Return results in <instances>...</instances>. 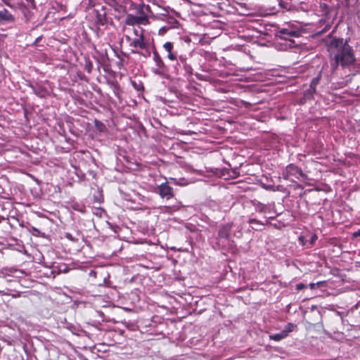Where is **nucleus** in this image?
<instances>
[{
  "label": "nucleus",
  "instance_id": "obj_1",
  "mask_svg": "<svg viewBox=\"0 0 360 360\" xmlns=\"http://www.w3.org/2000/svg\"><path fill=\"white\" fill-rule=\"evenodd\" d=\"M331 58V70L335 71L338 65L342 68H350L355 64L354 50L343 39H334L328 45Z\"/></svg>",
  "mask_w": 360,
  "mask_h": 360
},
{
  "label": "nucleus",
  "instance_id": "obj_2",
  "mask_svg": "<svg viewBox=\"0 0 360 360\" xmlns=\"http://www.w3.org/2000/svg\"><path fill=\"white\" fill-rule=\"evenodd\" d=\"M233 223H227L220 226L217 238V245L219 248H225L229 244L230 232Z\"/></svg>",
  "mask_w": 360,
  "mask_h": 360
},
{
  "label": "nucleus",
  "instance_id": "obj_3",
  "mask_svg": "<svg viewBox=\"0 0 360 360\" xmlns=\"http://www.w3.org/2000/svg\"><path fill=\"white\" fill-rule=\"evenodd\" d=\"M153 59L155 65V67L152 68L153 72L160 77H165L167 75L168 69L162 60V58L155 50L153 52Z\"/></svg>",
  "mask_w": 360,
  "mask_h": 360
},
{
  "label": "nucleus",
  "instance_id": "obj_4",
  "mask_svg": "<svg viewBox=\"0 0 360 360\" xmlns=\"http://www.w3.org/2000/svg\"><path fill=\"white\" fill-rule=\"evenodd\" d=\"M15 21V17L6 8L0 10V25L12 24Z\"/></svg>",
  "mask_w": 360,
  "mask_h": 360
},
{
  "label": "nucleus",
  "instance_id": "obj_5",
  "mask_svg": "<svg viewBox=\"0 0 360 360\" xmlns=\"http://www.w3.org/2000/svg\"><path fill=\"white\" fill-rule=\"evenodd\" d=\"M144 30L143 29H141V33L140 36L139 37H136L133 39H131V41L130 43V46H132L135 49H147V44L145 41V37L143 34Z\"/></svg>",
  "mask_w": 360,
  "mask_h": 360
},
{
  "label": "nucleus",
  "instance_id": "obj_6",
  "mask_svg": "<svg viewBox=\"0 0 360 360\" xmlns=\"http://www.w3.org/2000/svg\"><path fill=\"white\" fill-rule=\"evenodd\" d=\"M158 193L162 198H166L167 199L173 196L172 188L167 183L162 184L159 186Z\"/></svg>",
  "mask_w": 360,
  "mask_h": 360
},
{
  "label": "nucleus",
  "instance_id": "obj_7",
  "mask_svg": "<svg viewBox=\"0 0 360 360\" xmlns=\"http://www.w3.org/2000/svg\"><path fill=\"white\" fill-rule=\"evenodd\" d=\"M286 173L288 176H293L296 178H299L300 176L303 177L305 176L302 172L301 168L292 164L287 166Z\"/></svg>",
  "mask_w": 360,
  "mask_h": 360
},
{
  "label": "nucleus",
  "instance_id": "obj_8",
  "mask_svg": "<svg viewBox=\"0 0 360 360\" xmlns=\"http://www.w3.org/2000/svg\"><path fill=\"white\" fill-rule=\"evenodd\" d=\"M321 79V74H319L317 77H314L310 84V87L308 90L306 91L304 94V96L307 98L311 97L313 94L316 92V87L319 83Z\"/></svg>",
  "mask_w": 360,
  "mask_h": 360
},
{
  "label": "nucleus",
  "instance_id": "obj_9",
  "mask_svg": "<svg viewBox=\"0 0 360 360\" xmlns=\"http://www.w3.org/2000/svg\"><path fill=\"white\" fill-rule=\"evenodd\" d=\"M297 36H298L297 32L294 30H290L286 28H282L279 30L278 32V37H279L281 39H283L284 40H288V37Z\"/></svg>",
  "mask_w": 360,
  "mask_h": 360
},
{
  "label": "nucleus",
  "instance_id": "obj_10",
  "mask_svg": "<svg viewBox=\"0 0 360 360\" xmlns=\"http://www.w3.org/2000/svg\"><path fill=\"white\" fill-rule=\"evenodd\" d=\"M164 49L167 52V58L170 60H175L177 58V56L176 53H174L173 51V44L172 42L167 41L163 44Z\"/></svg>",
  "mask_w": 360,
  "mask_h": 360
},
{
  "label": "nucleus",
  "instance_id": "obj_11",
  "mask_svg": "<svg viewBox=\"0 0 360 360\" xmlns=\"http://www.w3.org/2000/svg\"><path fill=\"white\" fill-rule=\"evenodd\" d=\"M290 331H291L290 328H289L288 330H284L281 331V333L270 335L269 338H270V339L278 342V341H280V340L284 339L285 338H286Z\"/></svg>",
  "mask_w": 360,
  "mask_h": 360
},
{
  "label": "nucleus",
  "instance_id": "obj_12",
  "mask_svg": "<svg viewBox=\"0 0 360 360\" xmlns=\"http://www.w3.org/2000/svg\"><path fill=\"white\" fill-rule=\"evenodd\" d=\"M32 90L34 94L40 98H44L47 94V90L41 86H32Z\"/></svg>",
  "mask_w": 360,
  "mask_h": 360
},
{
  "label": "nucleus",
  "instance_id": "obj_13",
  "mask_svg": "<svg viewBox=\"0 0 360 360\" xmlns=\"http://www.w3.org/2000/svg\"><path fill=\"white\" fill-rule=\"evenodd\" d=\"M138 21H139L138 16H135V15L129 14V15H127V16L125 23L128 25L134 26L136 25H139Z\"/></svg>",
  "mask_w": 360,
  "mask_h": 360
},
{
  "label": "nucleus",
  "instance_id": "obj_14",
  "mask_svg": "<svg viewBox=\"0 0 360 360\" xmlns=\"http://www.w3.org/2000/svg\"><path fill=\"white\" fill-rule=\"evenodd\" d=\"M1 1H2V2H3L6 6H8V7L11 8H13V4H11V0H1Z\"/></svg>",
  "mask_w": 360,
  "mask_h": 360
},
{
  "label": "nucleus",
  "instance_id": "obj_15",
  "mask_svg": "<svg viewBox=\"0 0 360 360\" xmlns=\"http://www.w3.org/2000/svg\"><path fill=\"white\" fill-rule=\"evenodd\" d=\"M304 288H305V285L303 283H298L296 285V289L297 290H301L304 289Z\"/></svg>",
  "mask_w": 360,
  "mask_h": 360
},
{
  "label": "nucleus",
  "instance_id": "obj_16",
  "mask_svg": "<svg viewBox=\"0 0 360 360\" xmlns=\"http://www.w3.org/2000/svg\"><path fill=\"white\" fill-rule=\"evenodd\" d=\"M138 18H139V21H138L139 22V25L144 24L145 22L148 21L145 18H142V17L138 16Z\"/></svg>",
  "mask_w": 360,
  "mask_h": 360
},
{
  "label": "nucleus",
  "instance_id": "obj_17",
  "mask_svg": "<svg viewBox=\"0 0 360 360\" xmlns=\"http://www.w3.org/2000/svg\"><path fill=\"white\" fill-rule=\"evenodd\" d=\"M133 32H134V35L136 36V37H139V36H140L141 30H139L136 28H134L133 30Z\"/></svg>",
  "mask_w": 360,
  "mask_h": 360
},
{
  "label": "nucleus",
  "instance_id": "obj_18",
  "mask_svg": "<svg viewBox=\"0 0 360 360\" xmlns=\"http://www.w3.org/2000/svg\"><path fill=\"white\" fill-rule=\"evenodd\" d=\"M66 238L70 240H74L72 235L69 233H67L66 235H65Z\"/></svg>",
  "mask_w": 360,
  "mask_h": 360
},
{
  "label": "nucleus",
  "instance_id": "obj_19",
  "mask_svg": "<svg viewBox=\"0 0 360 360\" xmlns=\"http://www.w3.org/2000/svg\"><path fill=\"white\" fill-rule=\"evenodd\" d=\"M353 235L354 237H360V229L354 232Z\"/></svg>",
  "mask_w": 360,
  "mask_h": 360
},
{
  "label": "nucleus",
  "instance_id": "obj_20",
  "mask_svg": "<svg viewBox=\"0 0 360 360\" xmlns=\"http://www.w3.org/2000/svg\"><path fill=\"white\" fill-rule=\"evenodd\" d=\"M325 283L324 281H319L316 283V287H321Z\"/></svg>",
  "mask_w": 360,
  "mask_h": 360
},
{
  "label": "nucleus",
  "instance_id": "obj_21",
  "mask_svg": "<svg viewBox=\"0 0 360 360\" xmlns=\"http://www.w3.org/2000/svg\"><path fill=\"white\" fill-rule=\"evenodd\" d=\"M309 287L311 290H314L315 289V288L316 287V283H311L309 284Z\"/></svg>",
  "mask_w": 360,
  "mask_h": 360
},
{
  "label": "nucleus",
  "instance_id": "obj_22",
  "mask_svg": "<svg viewBox=\"0 0 360 360\" xmlns=\"http://www.w3.org/2000/svg\"><path fill=\"white\" fill-rule=\"evenodd\" d=\"M249 223H250V224H257V220H256V219H250V220H249Z\"/></svg>",
  "mask_w": 360,
  "mask_h": 360
},
{
  "label": "nucleus",
  "instance_id": "obj_23",
  "mask_svg": "<svg viewBox=\"0 0 360 360\" xmlns=\"http://www.w3.org/2000/svg\"><path fill=\"white\" fill-rule=\"evenodd\" d=\"M132 53H139V52L136 50H132Z\"/></svg>",
  "mask_w": 360,
  "mask_h": 360
},
{
  "label": "nucleus",
  "instance_id": "obj_24",
  "mask_svg": "<svg viewBox=\"0 0 360 360\" xmlns=\"http://www.w3.org/2000/svg\"><path fill=\"white\" fill-rule=\"evenodd\" d=\"M2 37H3V35H2L1 34H0V43H1V41H2Z\"/></svg>",
  "mask_w": 360,
  "mask_h": 360
},
{
  "label": "nucleus",
  "instance_id": "obj_25",
  "mask_svg": "<svg viewBox=\"0 0 360 360\" xmlns=\"http://www.w3.org/2000/svg\"><path fill=\"white\" fill-rule=\"evenodd\" d=\"M290 44L289 45H290V46H291V44H292L293 41H292V40H290Z\"/></svg>",
  "mask_w": 360,
  "mask_h": 360
}]
</instances>
